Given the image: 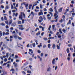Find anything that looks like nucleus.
I'll list each match as a JSON object with an SVG mask.
<instances>
[{"label":"nucleus","mask_w":75,"mask_h":75,"mask_svg":"<svg viewBox=\"0 0 75 75\" xmlns=\"http://www.w3.org/2000/svg\"><path fill=\"white\" fill-rule=\"evenodd\" d=\"M39 19L40 20H38V21L40 23H41L42 21H43V18H42L41 16L39 17Z\"/></svg>","instance_id":"obj_1"},{"label":"nucleus","mask_w":75,"mask_h":75,"mask_svg":"<svg viewBox=\"0 0 75 75\" xmlns=\"http://www.w3.org/2000/svg\"><path fill=\"white\" fill-rule=\"evenodd\" d=\"M23 16H22V12H21V15H19V19L20 20H22L23 19Z\"/></svg>","instance_id":"obj_2"},{"label":"nucleus","mask_w":75,"mask_h":75,"mask_svg":"<svg viewBox=\"0 0 75 75\" xmlns=\"http://www.w3.org/2000/svg\"><path fill=\"white\" fill-rule=\"evenodd\" d=\"M40 12H39L38 15L39 16H41V15H43V13H42V10L41 9L40 10Z\"/></svg>","instance_id":"obj_3"},{"label":"nucleus","mask_w":75,"mask_h":75,"mask_svg":"<svg viewBox=\"0 0 75 75\" xmlns=\"http://www.w3.org/2000/svg\"><path fill=\"white\" fill-rule=\"evenodd\" d=\"M13 36L14 37V38H15V39H17V38H18L17 35L16 34H14Z\"/></svg>","instance_id":"obj_4"},{"label":"nucleus","mask_w":75,"mask_h":75,"mask_svg":"<svg viewBox=\"0 0 75 75\" xmlns=\"http://www.w3.org/2000/svg\"><path fill=\"white\" fill-rule=\"evenodd\" d=\"M10 71H12V74H14V72H15V69H11L10 70Z\"/></svg>","instance_id":"obj_5"},{"label":"nucleus","mask_w":75,"mask_h":75,"mask_svg":"<svg viewBox=\"0 0 75 75\" xmlns=\"http://www.w3.org/2000/svg\"><path fill=\"white\" fill-rule=\"evenodd\" d=\"M19 30H22V31H23L24 30V28H22L21 27H19Z\"/></svg>","instance_id":"obj_6"},{"label":"nucleus","mask_w":75,"mask_h":75,"mask_svg":"<svg viewBox=\"0 0 75 75\" xmlns=\"http://www.w3.org/2000/svg\"><path fill=\"white\" fill-rule=\"evenodd\" d=\"M39 28H42V31H44V28H44L42 27V26L40 25L39 26Z\"/></svg>","instance_id":"obj_7"},{"label":"nucleus","mask_w":75,"mask_h":75,"mask_svg":"<svg viewBox=\"0 0 75 75\" xmlns=\"http://www.w3.org/2000/svg\"><path fill=\"white\" fill-rule=\"evenodd\" d=\"M55 59H54L52 61V63L53 64H55Z\"/></svg>","instance_id":"obj_8"},{"label":"nucleus","mask_w":75,"mask_h":75,"mask_svg":"<svg viewBox=\"0 0 75 75\" xmlns=\"http://www.w3.org/2000/svg\"><path fill=\"white\" fill-rule=\"evenodd\" d=\"M12 22H13V20L12 19L9 22V25H11V23H12Z\"/></svg>","instance_id":"obj_9"},{"label":"nucleus","mask_w":75,"mask_h":75,"mask_svg":"<svg viewBox=\"0 0 75 75\" xmlns=\"http://www.w3.org/2000/svg\"><path fill=\"white\" fill-rule=\"evenodd\" d=\"M12 38H13V37L12 36H10V41L11 42L12 41Z\"/></svg>","instance_id":"obj_10"},{"label":"nucleus","mask_w":75,"mask_h":75,"mask_svg":"<svg viewBox=\"0 0 75 75\" xmlns=\"http://www.w3.org/2000/svg\"><path fill=\"white\" fill-rule=\"evenodd\" d=\"M62 11V8H61L59 9V12H61V11Z\"/></svg>","instance_id":"obj_11"},{"label":"nucleus","mask_w":75,"mask_h":75,"mask_svg":"<svg viewBox=\"0 0 75 75\" xmlns=\"http://www.w3.org/2000/svg\"><path fill=\"white\" fill-rule=\"evenodd\" d=\"M3 35L2 34V32L1 31H0V38H1V36H2Z\"/></svg>","instance_id":"obj_12"},{"label":"nucleus","mask_w":75,"mask_h":75,"mask_svg":"<svg viewBox=\"0 0 75 75\" xmlns=\"http://www.w3.org/2000/svg\"><path fill=\"white\" fill-rule=\"evenodd\" d=\"M3 73V75H6V74H7V72H5V71H2Z\"/></svg>","instance_id":"obj_13"},{"label":"nucleus","mask_w":75,"mask_h":75,"mask_svg":"<svg viewBox=\"0 0 75 75\" xmlns=\"http://www.w3.org/2000/svg\"><path fill=\"white\" fill-rule=\"evenodd\" d=\"M71 24V20H69V22L67 23V25H68V24Z\"/></svg>","instance_id":"obj_14"},{"label":"nucleus","mask_w":75,"mask_h":75,"mask_svg":"<svg viewBox=\"0 0 75 75\" xmlns=\"http://www.w3.org/2000/svg\"><path fill=\"white\" fill-rule=\"evenodd\" d=\"M18 24H21V21H18Z\"/></svg>","instance_id":"obj_15"},{"label":"nucleus","mask_w":75,"mask_h":75,"mask_svg":"<svg viewBox=\"0 0 75 75\" xmlns=\"http://www.w3.org/2000/svg\"><path fill=\"white\" fill-rule=\"evenodd\" d=\"M59 31L60 33V34H62V31H61V29H59Z\"/></svg>","instance_id":"obj_16"},{"label":"nucleus","mask_w":75,"mask_h":75,"mask_svg":"<svg viewBox=\"0 0 75 75\" xmlns=\"http://www.w3.org/2000/svg\"><path fill=\"white\" fill-rule=\"evenodd\" d=\"M49 10L51 12H52L53 11V9H52V8H50Z\"/></svg>","instance_id":"obj_17"},{"label":"nucleus","mask_w":75,"mask_h":75,"mask_svg":"<svg viewBox=\"0 0 75 75\" xmlns=\"http://www.w3.org/2000/svg\"><path fill=\"white\" fill-rule=\"evenodd\" d=\"M55 27V25H52V28L53 29V30H54V28Z\"/></svg>","instance_id":"obj_18"},{"label":"nucleus","mask_w":75,"mask_h":75,"mask_svg":"<svg viewBox=\"0 0 75 75\" xmlns=\"http://www.w3.org/2000/svg\"><path fill=\"white\" fill-rule=\"evenodd\" d=\"M9 8V7L8 5H7L6 6V7L5 8V10H6V9H8Z\"/></svg>","instance_id":"obj_19"},{"label":"nucleus","mask_w":75,"mask_h":75,"mask_svg":"<svg viewBox=\"0 0 75 75\" xmlns=\"http://www.w3.org/2000/svg\"><path fill=\"white\" fill-rule=\"evenodd\" d=\"M0 25H2V26H5V24L3 23H2L0 24Z\"/></svg>","instance_id":"obj_20"},{"label":"nucleus","mask_w":75,"mask_h":75,"mask_svg":"<svg viewBox=\"0 0 75 75\" xmlns=\"http://www.w3.org/2000/svg\"><path fill=\"white\" fill-rule=\"evenodd\" d=\"M52 48L53 49H55V44H54L53 45Z\"/></svg>","instance_id":"obj_21"},{"label":"nucleus","mask_w":75,"mask_h":75,"mask_svg":"<svg viewBox=\"0 0 75 75\" xmlns=\"http://www.w3.org/2000/svg\"><path fill=\"white\" fill-rule=\"evenodd\" d=\"M28 4H26V6H25V7H26V10H28Z\"/></svg>","instance_id":"obj_22"},{"label":"nucleus","mask_w":75,"mask_h":75,"mask_svg":"<svg viewBox=\"0 0 75 75\" xmlns=\"http://www.w3.org/2000/svg\"><path fill=\"white\" fill-rule=\"evenodd\" d=\"M47 47L49 48H50V47H51V44H48L47 45Z\"/></svg>","instance_id":"obj_23"},{"label":"nucleus","mask_w":75,"mask_h":75,"mask_svg":"<svg viewBox=\"0 0 75 75\" xmlns=\"http://www.w3.org/2000/svg\"><path fill=\"white\" fill-rule=\"evenodd\" d=\"M27 73H28V74H31V71H27Z\"/></svg>","instance_id":"obj_24"},{"label":"nucleus","mask_w":75,"mask_h":75,"mask_svg":"<svg viewBox=\"0 0 75 75\" xmlns=\"http://www.w3.org/2000/svg\"><path fill=\"white\" fill-rule=\"evenodd\" d=\"M8 54H9V53H6V57L7 58H8Z\"/></svg>","instance_id":"obj_25"},{"label":"nucleus","mask_w":75,"mask_h":75,"mask_svg":"<svg viewBox=\"0 0 75 75\" xmlns=\"http://www.w3.org/2000/svg\"><path fill=\"white\" fill-rule=\"evenodd\" d=\"M5 23H6L7 25H8V21H5Z\"/></svg>","instance_id":"obj_26"},{"label":"nucleus","mask_w":75,"mask_h":75,"mask_svg":"<svg viewBox=\"0 0 75 75\" xmlns=\"http://www.w3.org/2000/svg\"><path fill=\"white\" fill-rule=\"evenodd\" d=\"M51 28V25H50L49 26V28H48V30H49V31H50Z\"/></svg>","instance_id":"obj_27"},{"label":"nucleus","mask_w":75,"mask_h":75,"mask_svg":"<svg viewBox=\"0 0 75 75\" xmlns=\"http://www.w3.org/2000/svg\"><path fill=\"white\" fill-rule=\"evenodd\" d=\"M57 48L58 49V50H59V49H60V47H59V46L58 45H57Z\"/></svg>","instance_id":"obj_28"},{"label":"nucleus","mask_w":75,"mask_h":75,"mask_svg":"<svg viewBox=\"0 0 75 75\" xmlns=\"http://www.w3.org/2000/svg\"><path fill=\"white\" fill-rule=\"evenodd\" d=\"M67 52L68 53H69V48H67Z\"/></svg>","instance_id":"obj_29"},{"label":"nucleus","mask_w":75,"mask_h":75,"mask_svg":"<svg viewBox=\"0 0 75 75\" xmlns=\"http://www.w3.org/2000/svg\"><path fill=\"white\" fill-rule=\"evenodd\" d=\"M43 40H45V41H47L48 40V39H47V38H43Z\"/></svg>","instance_id":"obj_30"},{"label":"nucleus","mask_w":75,"mask_h":75,"mask_svg":"<svg viewBox=\"0 0 75 75\" xmlns=\"http://www.w3.org/2000/svg\"><path fill=\"white\" fill-rule=\"evenodd\" d=\"M18 40H22V38L21 37H20L19 36H18Z\"/></svg>","instance_id":"obj_31"},{"label":"nucleus","mask_w":75,"mask_h":75,"mask_svg":"<svg viewBox=\"0 0 75 75\" xmlns=\"http://www.w3.org/2000/svg\"><path fill=\"white\" fill-rule=\"evenodd\" d=\"M70 50L71 51V52H73L74 51V49L72 48H70Z\"/></svg>","instance_id":"obj_32"},{"label":"nucleus","mask_w":75,"mask_h":75,"mask_svg":"<svg viewBox=\"0 0 75 75\" xmlns=\"http://www.w3.org/2000/svg\"><path fill=\"white\" fill-rule=\"evenodd\" d=\"M15 31L16 33H17L18 34V30L17 29H15Z\"/></svg>","instance_id":"obj_33"},{"label":"nucleus","mask_w":75,"mask_h":75,"mask_svg":"<svg viewBox=\"0 0 75 75\" xmlns=\"http://www.w3.org/2000/svg\"><path fill=\"white\" fill-rule=\"evenodd\" d=\"M40 8L41 9H42V6L41 4L40 5Z\"/></svg>","instance_id":"obj_34"},{"label":"nucleus","mask_w":75,"mask_h":75,"mask_svg":"<svg viewBox=\"0 0 75 75\" xmlns=\"http://www.w3.org/2000/svg\"><path fill=\"white\" fill-rule=\"evenodd\" d=\"M50 69H51V68H50V67L49 68H48L47 69V71H50Z\"/></svg>","instance_id":"obj_35"},{"label":"nucleus","mask_w":75,"mask_h":75,"mask_svg":"<svg viewBox=\"0 0 75 75\" xmlns=\"http://www.w3.org/2000/svg\"><path fill=\"white\" fill-rule=\"evenodd\" d=\"M49 14H50L52 16H52H53V14H52V13L51 12H49Z\"/></svg>","instance_id":"obj_36"},{"label":"nucleus","mask_w":75,"mask_h":75,"mask_svg":"<svg viewBox=\"0 0 75 75\" xmlns=\"http://www.w3.org/2000/svg\"><path fill=\"white\" fill-rule=\"evenodd\" d=\"M11 9L12 10H13L14 9V7L12 5H11Z\"/></svg>","instance_id":"obj_37"},{"label":"nucleus","mask_w":75,"mask_h":75,"mask_svg":"<svg viewBox=\"0 0 75 75\" xmlns=\"http://www.w3.org/2000/svg\"><path fill=\"white\" fill-rule=\"evenodd\" d=\"M32 6V5H29V9H31V7Z\"/></svg>","instance_id":"obj_38"},{"label":"nucleus","mask_w":75,"mask_h":75,"mask_svg":"<svg viewBox=\"0 0 75 75\" xmlns=\"http://www.w3.org/2000/svg\"><path fill=\"white\" fill-rule=\"evenodd\" d=\"M62 31H63V32H64V33H66V30L64 29H63Z\"/></svg>","instance_id":"obj_39"},{"label":"nucleus","mask_w":75,"mask_h":75,"mask_svg":"<svg viewBox=\"0 0 75 75\" xmlns=\"http://www.w3.org/2000/svg\"><path fill=\"white\" fill-rule=\"evenodd\" d=\"M46 47H47V45H44L43 46V47L44 48H46Z\"/></svg>","instance_id":"obj_40"},{"label":"nucleus","mask_w":75,"mask_h":75,"mask_svg":"<svg viewBox=\"0 0 75 75\" xmlns=\"http://www.w3.org/2000/svg\"><path fill=\"white\" fill-rule=\"evenodd\" d=\"M22 72L23 74H24V75H25L26 74L25 72L24 71H22Z\"/></svg>","instance_id":"obj_41"},{"label":"nucleus","mask_w":75,"mask_h":75,"mask_svg":"<svg viewBox=\"0 0 75 75\" xmlns=\"http://www.w3.org/2000/svg\"><path fill=\"white\" fill-rule=\"evenodd\" d=\"M33 47H35V43H34L33 44Z\"/></svg>","instance_id":"obj_42"},{"label":"nucleus","mask_w":75,"mask_h":75,"mask_svg":"<svg viewBox=\"0 0 75 75\" xmlns=\"http://www.w3.org/2000/svg\"><path fill=\"white\" fill-rule=\"evenodd\" d=\"M4 18L5 20H7V17H6V16H5L4 17Z\"/></svg>","instance_id":"obj_43"},{"label":"nucleus","mask_w":75,"mask_h":75,"mask_svg":"<svg viewBox=\"0 0 75 75\" xmlns=\"http://www.w3.org/2000/svg\"><path fill=\"white\" fill-rule=\"evenodd\" d=\"M50 32H48L49 33H50V34H53V32H52V31H51V30H50Z\"/></svg>","instance_id":"obj_44"},{"label":"nucleus","mask_w":75,"mask_h":75,"mask_svg":"<svg viewBox=\"0 0 75 75\" xmlns=\"http://www.w3.org/2000/svg\"><path fill=\"white\" fill-rule=\"evenodd\" d=\"M23 18H25V14L23 13Z\"/></svg>","instance_id":"obj_45"},{"label":"nucleus","mask_w":75,"mask_h":75,"mask_svg":"<svg viewBox=\"0 0 75 75\" xmlns=\"http://www.w3.org/2000/svg\"><path fill=\"white\" fill-rule=\"evenodd\" d=\"M38 52L39 54H40V53H41V51L39 50H38Z\"/></svg>","instance_id":"obj_46"},{"label":"nucleus","mask_w":75,"mask_h":75,"mask_svg":"<svg viewBox=\"0 0 75 75\" xmlns=\"http://www.w3.org/2000/svg\"><path fill=\"white\" fill-rule=\"evenodd\" d=\"M11 26L12 27H15V24L13 23L12 24Z\"/></svg>","instance_id":"obj_47"},{"label":"nucleus","mask_w":75,"mask_h":75,"mask_svg":"<svg viewBox=\"0 0 75 75\" xmlns=\"http://www.w3.org/2000/svg\"><path fill=\"white\" fill-rule=\"evenodd\" d=\"M62 27H65V24H62Z\"/></svg>","instance_id":"obj_48"},{"label":"nucleus","mask_w":75,"mask_h":75,"mask_svg":"<svg viewBox=\"0 0 75 75\" xmlns=\"http://www.w3.org/2000/svg\"><path fill=\"white\" fill-rule=\"evenodd\" d=\"M21 34H22V33L21 32H20L19 33V35H20V36L21 35Z\"/></svg>","instance_id":"obj_49"},{"label":"nucleus","mask_w":75,"mask_h":75,"mask_svg":"<svg viewBox=\"0 0 75 75\" xmlns=\"http://www.w3.org/2000/svg\"><path fill=\"white\" fill-rule=\"evenodd\" d=\"M21 20H22V22L23 24H24V20L22 19Z\"/></svg>","instance_id":"obj_50"},{"label":"nucleus","mask_w":75,"mask_h":75,"mask_svg":"<svg viewBox=\"0 0 75 75\" xmlns=\"http://www.w3.org/2000/svg\"><path fill=\"white\" fill-rule=\"evenodd\" d=\"M7 67H8V68H10V64H8L7 65Z\"/></svg>","instance_id":"obj_51"},{"label":"nucleus","mask_w":75,"mask_h":75,"mask_svg":"<svg viewBox=\"0 0 75 75\" xmlns=\"http://www.w3.org/2000/svg\"><path fill=\"white\" fill-rule=\"evenodd\" d=\"M44 32H43L42 33H41V35L42 36H43V35H44Z\"/></svg>","instance_id":"obj_52"},{"label":"nucleus","mask_w":75,"mask_h":75,"mask_svg":"<svg viewBox=\"0 0 75 75\" xmlns=\"http://www.w3.org/2000/svg\"><path fill=\"white\" fill-rule=\"evenodd\" d=\"M43 16V19H44V20H46V18H45V16L44 15Z\"/></svg>","instance_id":"obj_53"},{"label":"nucleus","mask_w":75,"mask_h":75,"mask_svg":"<svg viewBox=\"0 0 75 75\" xmlns=\"http://www.w3.org/2000/svg\"><path fill=\"white\" fill-rule=\"evenodd\" d=\"M1 21H3L4 20V18H3V17H2L1 18Z\"/></svg>","instance_id":"obj_54"},{"label":"nucleus","mask_w":75,"mask_h":75,"mask_svg":"<svg viewBox=\"0 0 75 75\" xmlns=\"http://www.w3.org/2000/svg\"><path fill=\"white\" fill-rule=\"evenodd\" d=\"M31 14L33 15V16H34V12H31Z\"/></svg>","instance_id":"obj_55"},{"label":"nucleus","mask_w":75,"mask_h":75,"mask_svg":"<svg viewBox=\"0 0 75 75\" xmlns=\"http://www.w3.org/2000/svg\"><path fill=\"white\" fill-rule=\"evenodd\" d=\"M40 34V33H38L36 34V35H39Z\"/></svg>","instance_id":"obj_56"},{"label":"nucleus","mask_w":75,"mask_h":75,"mask_svg":"<svg viewBox=\"0 0 75 75\" xmlns=\"http://www.w3.org/2000/svg\"><path fill=\"white\" fill-rule=\"evenodd\" d=\"M43 10L45 11H47V9H46V8H44L43 9Z\"/></svg>","instance_id":"obj_57"},{"label":"nucleus","mask_w":75,"mask_h":75,"mask_svg":"<svg viewBox=\"0 0 75 75\" xmlns=\"http://www.w3.org/2000/svg\"><path fill=\"white\" fill-rule=\"evenodd\" d=\"M43 55H44V53H41V57H43Z\"/></svg>","instance_id":"obj_58"},{"label":"nucleus","mask_w":75,"mask_h":75,"mask_svg":"<svg viewBox=\"0 0 75 75\" xmlns=\"http://www.w3.org/2000/svg\"><path fill=\"white\" fill-rule=\"evenodd\" d=\"M7 59L6 58H5L4 59V62H6L7 61Z\"/></svg>","instance_id":"obj_59"},{"label":"nucleus","mask_w":75,"mask_h":75,"mask_svg":"<svg viewBox=\"0 0 75 75\" xmlns=\"http://www.w3.org/2000/svg\"><path fill=\"white\" fill-rule=\"evenodd\" d=\"M67 59L68 61H70V58L69 57H68L67 58Z\"/></svg>","instance_id":"obj_60"},{"label":"nucleus","mask_w":75,"mask_h":75,"mask_svg":"<svg viewBox=\"0 0 75 75\" xmlns=\"http://www.w3.org/2000/svg\"><path fill=\"white\" fill-rule=\"evenodd\" d=\"M29 67L30 68V69H32V68H32V66H31V65H29Z\"/></svg>","instance_id":"obj_61"},{"label":"nucleus","mask_w":75,"mask_h":75,"mask_svg":"<svg viewBox=\"0 0 75 75\" xmlns=\"http://www.w3.org/2000/svg\"><path fill=\"white\" fill-rule=\"evenodd\" d=\"M6 28H9V27H8V26L7 25H6Z\"/></svg>","instance_id":"obj_62"},{"label":"nucleus","mask_w":75,"mask_h":75,"mask_svg":"<svg viewBox=\"0 0 75 75\" xmlns=\"http://www.w3.org/2000/svg\"><path fill=\"white\" fill-rule=\"evenodd\" d=\"M55 13H57V14H58V11H57V10H55Z\"/></svg>","instance_id":"obj_63"},{"label":"nucleus","mask_w":75,"mask_h":75,"mask_svg":"<svg viewBox=\"0 0 75 75\" xmlns=\"http://www.w3.org/2000/svg\"><path fill=\"white\" fill-rule=\"evenodd\" d=\"M73 47L74 50V52H75V46L74 45L73 46Z\"/></svg>","instance_id":"obj_64"}]
</instances>
